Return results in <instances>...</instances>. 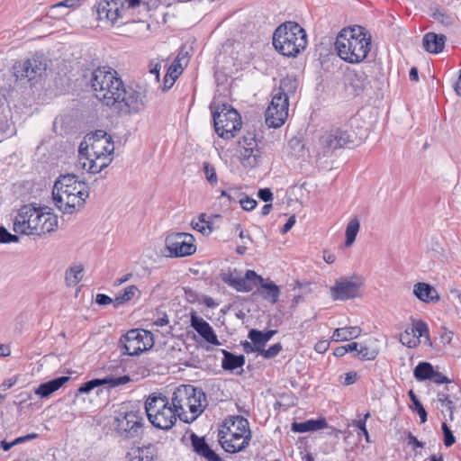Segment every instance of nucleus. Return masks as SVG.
I'll return each instance as SVG.
<instances>
[{"label":"nucleus","instance_id":"nucleus-48","mask_svg":"<svg viewBox=\"0 0 461 461\" xmlns=\"http://www.w3.org/2000/svg\"><path fill=\"white\" fill-rule=\"evenodd\" d=\"M410 330L412 331L413 335H415V338H417L419 340L421 337L428 335V326L421 321H415Z\"/></svg>","mask_w":461,"mask_h":461},{"label":"nucleus","instance_id":"nucleus-61","mask_svg":"<svg viewBox=\"0 0 461 461\" xmlns=\"http://www.w3.org/2000/svg\"><path fill=\"white\" fill-rule=\"evenodd\" d=\"M95 303L99 305H107L113 303V300L106 294H97L95 297Z\"/></svg>","mask_w":461,"mask_h":461},{"label":"nucleus","instance_id":"nucleus-27","mask_svg":"<svg viewBox=\"0 0 461 461\" xmlns=\"http://www.w3.org/2000/svg\"><path fill=\"white\" fill-rule=\"evenodd\" d=\"M155 447L151 444L132 447L127 454L128 461H153Z\"/></svg>","mask_w":461,"mask_h":461},{"label":"nucleus","instance_id":"nucleus-10","mask_svg":"<svg viewBox=\"0 0 461 461\" xmlns=\"http://www.w3.org/2000/svg\"><path fill=\"white\" fill-rule=\"evenodd\" d=\"M154 345L153 334L145 330H131L119 340L122 355L138 356Z\"/></svg>","mask_w":461,"mask_h":461},{"label":"nucleus","instance_id":"nucleus-45","mask_svg":"<svg viewBox=\"0 0 461 461\" xmlns=\"http://www.w3.org/2000/svg\"><path fill=\"white\" fill-rule=\"evenodd\" d=\"M377 354L376 350L359 345L356 356L362 360H373L376 357Z\"/></svg>","mask_w":461,"mask_h":461},{"label":"nucleus","instance_id":"nucleus-7","mask_svg":"<svg viewBox=\"0 0 461 461\" xmlns=\"http://www.w3.org/2000/svg\"><path fill=\"white\" fill-rule=\"evenodd\" d=\"M212 118L216 133L227 140L232 139L242 125L240 113L227 104L220 105L212 113Z\"/></svg>","mask_w":461,"mask_h":461},{"label":"nucleus","instance_id":"nucleus-34","mask_svg":"<svg viewBox=\"0 0 461 461\" xmlns=\"http://www.w3.org/2000/svg\"><path fill=\"white\" fill-rule=\"evenodd\" d=\"M361 334L359 327L338 328L333 331L332 339L334 341H345L357 338Z\"/></svg>","mask_w":461,"mask_h":461},{"label":"nucleus","instance_id":"nucleus-14","mask_svg":"<svg viewBox=\"0 0 461 461\" xmlns=\"http://www.w3.org/2000/svg\"><path fill=\"white\" fill-rule=\"evenodd\" d=\"M221 280L238 292L248 293L257 286V281H261L262 276L254 270H247L245 276L239 275L236 269H228L221 274Z\"/></svg>","mask_w":461,"mask_h":461},{"label":"nucleus","instance_id":"nucleus-12","mask_svg":"<svg viewBox=\"0 0 461 461\" xmlns=\"http://www.w3.org/2000/svg\"><path fill=\"white\" fill-rule=\"evenodd\" d=\"M353 143L352 135L343 128H332L325 131L320 136L319 149L321 150L322 155L334 151L337 149H341L348 144Z\"/></svg>","mask_w":461,"mask_h":461},{"label":"nucleus","instance_id":"nucleus-47","mask_svg":"<svg viewBox=\"0 0 461 461\" xmlns=\"http://www.w3.org/2000/svg\"><path fill=\"white\" fill-rule=\"evenodd\" d=\"M429 380L433 381L436 384H444V383L448 384L446 386L447 391H450V390L454 389L455 387H456V384H451V382L446 375H442L441 373H439L438 371H435L434 369L432 371V375H431Z\"/></svg>","mask_w":461,"mask_h":461},{"label":"nucleus","instance_id":"nucleus-24","mask_svg":"<svg viewBox=\"0 0 461 461\" xmlns=\"http://www.w3.org/2000/svg\"><path fill=\"white\" fill-rule=\"evenodd\" d=\"M446 41L447 37L444 34L428 32L423 36L422 43L428 52L438 54L443 50Z\"/></svg>","mask_w":461,"mask_h":461},{"label":"nucleus","instance_id":"nucleus-30","mask_svg":"<svg viewBox=\"0 0 461 461\" xmlns=\"http://www.w3.org/2000/svg\"><path fill=\"white\" fill-rule=\"evenodd\" d=\"M276 330H269L266 332L252 329L249 331L248 338L258 347V353L259 354L265 348L266 344L276 333Z\"/></svg>","mask_w":461,"mask_h":461},{"label":"nucleus","instance_id":"nucleus-50","mask_svg":"<svg viewBox=\"0 0 461 461\" xmlns=\"http://www.w3.org/2000/svg\"><path fill=\"white\" fill-rule=\"evenodd\" d=\"M241 148L251 147L258 148L256 135L254 132H248L239 141Z\"/></svg>","mask_w":461,"mask_h":461},{"label":"nucleus","instance_id":"nucleus-59","mask_svg":"<svg viewBox=\"0 0 461 461\" xmlns=\"http://www.w3.org/2000/svg\"><path fill=\"white\" fill-rule=\"evenodd\" d=\"M75 4H76L75 0H64L56 5H53L50 7V11L52 13H54L55 11L59 10V9H65V8L72 7L75 5Z\"/></svg>","mask_w":461,"mask_h":461},{"label":"nucleus","instance_id":"nucleus-17","mask_svg":"<svg viewBox=\"0 0 461 461\" xmlns=\"http://www.w3.org/2000/svg\"><path fill=\"white\" fill-rule=\"evenodd\" d=\"M207 406L206 394L201 388L194 386V392H190L188 412L178 414V418L185 422L191 423L194 421L205 410Z\"/></svg>","mask_w":461,"mask_h":461},{"label":"nucleus","instance_id":"nucleus-25","mask_svg":"<svg viewBox=\"0 0 461 461\" xmlns=\"http://www.w3.org/2000/svg\"><path fill=\"white\" fill-rule=\"evenodd\" d=\"M39 230V235L50 233L55 230L58 225V218L50 211L39 210V217L37 219Z\"/></svg>","mask_w":461,"mask_h":461},{"label":"nucleus","instance_id":"nucleus-22","mask_svg":"<svg viewBox=\"0 0 461 461\" xmlns=\"http://www.w3.org/2000/svg\"><path fill=\"white\" fill-rule=\"evenodd\" d=\"M112 155H100L98 157H80V166L89 173H100L103 169L107 167L112 162Z\"/></svg>","mask_w":461,"mask_h":461},{"label":"nucleus","instance_id":"nucleus-63","mask_svg":"<svg viewBox=\"0 0 461 461\" xmlns=\"http://www.w3.org/2000/svg\"><path fill=\"white\" fill-rule=\"evenodd\" d=\"M207 461H222V459L210 447L203 456Z\"/></svg>","mask_w":461,"mask_h":461},{"label":"nucleus","instance_id":"nucleus-56","mask_svg":"<svg viewBox=\"0 0 461 461\" xmlns=\"http://www.w3.org/2000/svg\"><path fill=\"white\" fill-rule=\"evenodd\" d=\"M352 425L360 430L358 432V436L362 434L365 436L366 441L367 443L371 442L369 433L366 428L365 420H353Z\"/></svg>","mask_w":461,"mask_h":461},{"label":"nucleus","instance_id":"nucleus-52","mask_svg":"<svg viewBox=\"0 0 461 461\" xmlns=\"http://www.w3.org/2000/svg\"><path fill=\"white\" fill-rule=\"evenodd\" d=\"M102 381L100 378L92 379L90 381L86 382L78 388V393H88L95 387L101 386Z\"/></svg>","mask_w":461,"mask_h":461},{"label":"nucleus","instance_id":"nucleus-60","mask_svg":"<svg viewBox=\"0 0 461 461\" xmlns=\"http://www.w3.org/2000/svg\"><path fill=\"white\" fill-rule=\"evenodd\" d=\"M258 196L264 202H270L273 200V194L269 188L259 189Z\"/></svg>","mask_w":461,"mask_h":461},{"label":"nucleus","instance_id":"nucleus-20","mask_svg":"<svg viewBox=\"0 0 461 461\" xmlns=\"http://www.w3.org/2000/svg\"><path fill=\"white\" fill-rule=\"evenodd\" d=\"M190 392H194V386L191 384H182L175 389L171 402L177 415L189 411Z\"/></svg>","mask_w":461,"mask_h":461},{"label":"nucleus","instance_id":"nucleus-31","mask_svg":"<svg viewBox=\"0 0 461 461\" xmlns=\"http://www.w3.org/2000/svg\"><path fill=\"white\" fill-rule=\"evenodd\" d=\"M328 423L324 418L317 420H308L303 422H294L292 424V430L294 432L303 433L308 431H315L324 429Z\"/></svg>","mask_w":461,"mask_h":461},{"label":"nucleus","instance_id":"nucleus-8","mask_svg":"<svg viewBox=\"0 0 461 461\" xmlns=\"http://www.w3.org/2000/svg\"><path fill=\"white\" fill-rule=\"evenodd\" d=\"M141 0H101L96 9L98 20L112 25L126 23L124 16L128 10L139 6Z\"/></svg>","mask_w":461,"mask_h":461},{"label":"nucleus","instance_id":"nucleus-32","mask_svg":"<svg viewBox=\"0 0 461 461\" xmlns=\"http://www.w3.org/2000/svg\"><path fill=\"white\" fill-rule=\"evenodd\" d=\"M348 85L358 95L369 85L368 76L362 70L348 74Z\"/></svg>","mask_w":461,"mask_h":461},{"label":"nucleus","instance_id":"nucleus-54","mask_svg":"<svg viewBox=\"0 0 461 461\" xmlns=\"http://www.w3.org/2000/svg\"><path fill=\"white\" fill-rule=\"evenodd\" d=\"M182 58L180 57V54L177 55L176 59L174 60V62L172 63V65L170 66V68H168L166 76L169 77H174L175 81L176 80V78L178 77V76L180 75L181 71H178V68L177 67H181V64H180V61H181Z\"/></svg>","mask_w":461,"mask_h":461},{"label":"nucleus","instance_id":"nucleus-28","mask_svg":"<svg viewBox=\"0 0 461 461\" xmlns=\"http://www.w3.org/2000/svg\"><path fill=\"white\" fill-rule=\"evenodd\" d=\"M298 87V82L295 78L286 77L280 81L279 87L274 90L273 96H280L288 103L289 96L294 95Z\"/></svg>","mask_w":461,"mask_h":461},{"label":"nucleus","instance_id":"nucleus-5","mask_svg":"<svg viewBox=\"0 0 461 461\" xmlns=\"http://www.w3.org/2000/svg\"><path fill=\"white\" fill-rule=\"evenodd\" d=\"M305 31L295 22L279 25L273 34V45L282 55L296 57L307 46Z\"/></svg>","mask_w":461,"mask_h":461},{"label":"nucleus","instance_id":"nucleus-58","mask_svg":"<svg viewBox=\"0 0 461 461\" xmlns=\"http://www.w3.org/2000/svg\"><path fill=\"white\" fill-rule=\"evenodd\" d=\"M240 203L245 211H252L257 206V201L248 196L241 198Z\"/></svg>","mask_w":461,"mask_h":461},{"label":"nucleus","instance_id":"nucleus-2","mask_svg":"<svg viewBox=\"0 0 461 461\" xmlns=\"http://www.w3.org/2000/svg\"><path fill=\"white\" fill-rule=\"evenodd\" d=\"M89 196L88 186L78 181L74 174L61 175L55 181L52 199L55 206L63 213L72 214L84 207Z\"/></svg>","mask_w":461,"mask_h":461},{"label":"nucleus","instance_id":"nucleus-15","mask_svg":"<svg viewBox=\"0 0 461 461\" xmlns=\"http://www.w3.org/2000/svg\"><path fill=\"white\" fill-rule=\"evenodd\" d=\"M192 234L185 232L172 233L166 238V248L171 256L179 258L194 254L196 247Z\"/></svg>","mask_w":461,"mask_h":461},{"label":"nucleus","instance_id":"nucleus-40","mask_svg":"<svg viewBox=\"0 0 461 461\" xmlns=\"http://www.w3.org/2000/svg\"><path fill=\"white\" fill-rule=\"evenodd\" d=\"M101 381L102 385L107 384L109 388H115L131 382V379L129 375L115 376L113 375H109L101 378Z\"/></svg>","mask_w":461,"mask_h":461},{"label":"nucleus","instance_id":"nucleus-38","mask_svg":"<svg viewBox=\"0 0 461 461\" xmlns=\"http://www.w3.org/2000/svg\"><path fill=\"white\" fill-rule=\"evenodd\" d=\"M433 366L429 362H420L419 363L416 367L414 368L413 375L414 377L419 381H424V380H429Z\"/></svg>","mask_w":461,"mask_h":461},{"label":"nucleus","instance_id":"nucleus-13","mask_svg":"<svg viewBox=\"0 0 461 461\" xmlns=\"http://www.w3.org/2000/svg\"><path fill=\"white\" fill-rule=\"evenodd\" d=\"M115 429L124 438H133L141 433L143 418L137 411L120 413L115 418Z\"/></svg>","mask_w":461,"mask_h":461},{"label":"nucleus","instance_id":"nucleus-51","mask_svg":"<svg viewBox=\"0 0 461 461\" xmlns=\"http://www.w3.org/2000/svg\"><path fill=\"white\" fill-rule=\"evenodd\" d=\"M441 429L444 435V445L447 447H451L456 442L455 436L453 435L451 429L447 425V423L443 422L441 425Z\"/></svg>","mask_w":461,"mask_h":461},{"label":"nucleus","instance_id":"nucleus-18","mask_svg":"<svg viewBox=\"0 0 461 461\" xmlns=\"http://www.w3.org/2000/svg\"><path fill=\"white\" fill-rule=\"evenodd\" d=\"M362 282L349 279L337 281L330 288V295L333 300L346 301L359 295Z\"/></svg>","mask_w":461,"mask_h":461},{"label":"nucleus","instance_id":"nucleus-46","mask_svg":"<svg viewBox=\"0 0 461 461\" xmlns=\"http://www.w3.org/2000/svg\"><path fill=\"white\" fill-rule=\"evenodd\" d=\"M432 10H433L432 17L436 21H438L445 25H450L453 23V18L450 15H448L447 14H446L443 10H441L438 7H436Z\"/></svg>","mask_w":461,"mask_h":461},{"label":"nucleus","instance_id":"nucleus-43","mask_svg":"<svg viewBox=\"0 0 461 461\" xmlns=\"http://www.w3.org/2000/svg\"><path fill=\"white\" fill-rule=\"evenodd\" d=\"M205 217L206 215L202 213L198 218V221L194 223L193 222V228L204 235L210 234L212 231V225L208 221H206Z\"/></svg>","mask_w":461,"mask_h":461},{"label":"nucleus","instance_id":"nucleus-37","mask_svg":"<svg viewBox=\"0 0 461 461\" xmlns=\"http://www.w3.org/2000/svg\"><path fill=\"white\" fill-rule=\"evenodd\" d=\"M83 270L82 266H74L69 267L66 271L65 276L67 285L75 286L77 285L83 278Z\"/></svg>","mask_w":461,"mask_h":461},{"label":"nucleus","instance_id":"nucleus-42","mask_svg":"<svg viewBox=\"0 0 461 461\" xmlns=\"http://www.w3.org/2000/svg\"><path fill=\"white\" fill-rule=\"evenodd\" d=\"M191 442L194 452H196L201 456H203V454L210 448L204 438H200L194 433L191 435Z\"/></svg>","mask_w":461,"mask_h":461},{"label":"nucleus","instance_id":"nucleus-57","mask_svg":"<svg viewBox=\"0 0 461 461\" xmlns=\"http://www.w3.org/2000/svg\"><path fill=\"white\" fill-rule=\"evenodd\" d=\"M438 402H440L441 403H445V402L447 401V410L450 412V414H449L450 419H452L454 407H453V402L450 399V396L445 392H439L438 394Z\"/></svg>","mask_w":461,"mask_h":461},{"label":"nucleus","instance_id":"nucleus-9","mask_svg":"<svg viewBox=\"0 0 461 461\" xmlns=\"http://www.w3.org/2000/svg\"><path fill=\"white\" fill-rule=\"evenodd\" d=\"M114 145L112 138L104 131L87 134L78 148V157H98L113 155Z\"/></svg>","mask_w":461,"mask_h":461},{"label":"nucleus","instance_id":"nucleus-53","mask_svg":"<svg viewBox=\"0 0 461 461\" xmlns=\"http://www.w3.org/2000/svg\"><path fill=\"white\" fill-rule=\"evenodd\" d=\"M282 350V346L280 343H276L269 347L267 349H262L259 353L261 356H263L265 358H273L279 354V352Z\"/></svg>","mask_w":461,"mask_h":461},{"label":"nucleus","instance_id":"nucleus-11","mask_svg":"<svg viewBox=\"0 0 461 461\" xmlns=\"http://www.w3.org/2000/svg\"><path fill=\"white\" fill-rule=\"evenodd\" d=\"M39 210L32 204L22 206L14 221V231L23 235H39Z\"/></svg>","mask_w":461,"mask_h":461},{"label":"nucleus","instance_id":"nucleus-29","mask_svg":"<svg viewBox=\"0 0 461 461\" xmlns=\"http://www.w3.org/2000/svg\"><path fill=\"white\" fill-rule=\"evenodd\" d=\"M260 285L262 290L259 292L260 295L271 303H276L280 295L279 287L271 280L265 281L262 277L261 281H257V285Z\"/></svg>","mask_w":461,"mask_h":461},{"label":"nucleus","instance_id":"nucleus-21","mask_svg":"<svg viewBox=\"0 0 461 461\" xmlns=\"http://www.w3.org/2000/svg\"><path fill=\"white\" fill-rule=\"evenodd\" d=\"M191 327L194 329V330L203 337L208 343L213 345H220V342L217 339V336L210 326V324L205 321L202 317H199L195 312L191 314Z\"/></svg>","mask_w":461,"mask_h":461},{"label":"nucleus","instance_id":"nucleus-39","mask_svg":"<svg viewBox=\"0 0 461 461\" xmlns=\"http://www.w3.org/2000/svg\"><path fill=\"white\" fill-rule=\"evenodd\" d=\"M360 223L357 218L355 217L349 221L346 228L345 245L347 247H349L354 243L356 237L358 233Z\"/></svg>","mask_w":461,"mask_h":461},{"label":"nucleus","instance_id":"nucleus-3","mask_svg":"<svg viewBox=\"0 0 461 461\" xmlns=\"http://www.w3.org/2000/svg\"><path fill=\"white\" fill-rule=\"evenodd\" d=\"M335 49L346 62L360 63L371 50V35L359 25L344 28L336 38Z\"/></svg>","mask_w":461,"mask_h":461},{"label":"nucleus","instance_id":"nucleus-1","mask_svg":"<svg viewBox=\"0 0 461 461\" xmlns=\"http://www.w3.org/2000/svg\"><path fill=\"white\" fill-rule=\"evenodd\" d=\"M91 87L104 104L114 107L121 115L142 111L147 99L144 93L126 87L117 72L109 67H100L92 72Z\"/></svg>","mask_w":461,"mask_h":461},{"label":"nucleus","instance_id":"nucleus-35","mask_svg":"<svg viewBox=\"0 0 461 461\" xmlns=\"http://www.w3.org/2000/svg\"><path fill=\"white\" fill-rule=\"evenodd\" d=\"M240 158L245 166L255 167L261 158V152L258 148H242Z\"/></svg>","mask_w":461,"mask_h":461},{"label":"nucleus","instance_id":"nucleus-16","mask_svg":"<svg viewBox=\"0 0 461 461\" xmlns=\"http://www.w3.org/2000/svg\"><path fill=\"white\" fill-rule=\"evenodd\" d=\"M289 103L280 96H273L266 111V123L268 127H281L288 117Z\"/></svg>","mask_w":461,"mask_h":461},{"label":"nucleus","instance_id":"nucleus-33","mask_svg":"<svg viewBox=\"0 0 461 461\" xmlns=\"http://www.w3.org/2000/svg\"><path fill=\"white\" fill-rule=\"evenodd\" d=\"M222 355L221 367L224 370L233 371L245 364V357L243 355L236 356L226 349H222Z\"/></svg>","mask_w":461,"mask_h":461},{"label":"nucleus","instance_id":"nucleus-19","mask_svg":"<svg viewBox=\"0 0 461 461\" xmlns=\"http://www.w3.org/2000/svg\"><path fill=\"white\" fill-rule=\"evenodd\" d=\"M45 70L46 64L35 57L24 60L18 66H14V75L16 77L28 78V80H32L41 76Z\"/></svg>","mask_w":461,"mask_h":461},{"label":"nucleus","instance_id":"nucleus-55","mask_svg":"<svg viewBox=\"0 0 461 461\" xmlns=\"http://www.w3.org/2000/svg\"><path fill=\"white\" fill-rule=\"evenodd\" d=\"M19 237L10 233L5 228L0 227V243L17 242Z\"/></svg>","mask_w":461,"mask_h":461},{"label":"nucleus","instance_id":"nucleus-23","mask_svg":"<svg viewBox=\"0 0 461 461\" xmlns=\"http://www.w3.org/2000/svg\"><path fill=\"white\" fill-rule=\"evenodd\" d=\"M414 295L421 302L429 303L439 301V295L437 290L427 283H417L413 286Z\"/></svg>","mask_w":461,"mask_h":461},{"label":"nucleus","instance_id":"nucleus-4","mask_svg":"<svg viewBox=\"0 0 461 461\" xmlns=\"http://www.w3.org/2000/svg\"><path fill=\"white\" fill-rule=\"evenodd\" d=\"M218 438L226 452L233 454L244 450L251 440L249 420L239 415L226 419Z\"/></svg>","mask_w":461,"mask_h":461},{"label":"nucleus","instance_id":"nucleus-26","mask_svg":"<svg viewBox=\"0 0 461 461\" xmlns=\"http://www.w3.org/2000/svg\"><path fill=\"white\" fill-rule=\"evenodd\" d=\"M68 380V376H59L49 382L41 384L35 390V393L42 398H47L63 386Z\"/></svg>","mask_w":461,"mask_h":461},{"label":"nucleus","instance_id":"nucleus-62","mask_svg":"<svg viewBox=\"0 0 461 461\" xmlns=\"http://www.w3.org/2000/svg\"><path fill=\"white\" fill-rule=\"evenodd\" d=\"M11 123L8 122V120L5 117H0V133L6 134L8 132H11Z\"/></svg>","mask_w":461,"mask_h":461},{"label":"nucleus","instance_id":"nucleus-49","mask_svg":"<svg viewBox=\"0 0 461 461\" xmlns=\"http://www.w3.org/2000/svg\"><path fill=\"white\" fill-rule=\"evenodd\" d=\"M203 172H204L207 181L211 185H214L217 184L218 179H217L216 170H215V167L212 164H210L209 162H203Z\"/></svg>","mask_w":461,"mask_h":461},{"label":"nucleus","instance_id":"nucleus-64","mask_svg":"<svg viewBox=\"0 0 461 461\" xmlns=\"http://www.w3.org/2000/svg\"><path fill=\"white\" fill-rule=\"evenodd\" d=\"M241 346L243 348V350L247 354L258 352V348H257L258 347H256L251 340H250V342H249V341L242 342Z\"/></svg>","mask_w":461,"mask_h":461},{"label":"nucleus","instance_id":"nucleus-6","mask_svg":"<svg viewBox=\"0 0 461 461\" xmlns=\"http://www.w3.org/2000/svg\"><path fill=\"white\" fill-rule=\"evenodd\" d=\"M145 411L150 423L160 429H171L178 416L167 397L161 393H151L145 402Z\"/></svg>","mask_w":461,"mask_h":461},{"label":"nucleus","instance_id":"nucleus-41","mask_svg":"<svg viewBox=\"0 0 461 461\" xmlns=\"http://www.w3.org/2000/svg\"><path fill=\"white\" fill-rule=\"evenodd\" d=\"M409 396L413 404V411H416L420 418V422H426L428 413L412 390H410Z\"/></svg>","mask_w":461,"mask_h":461},{"label":"nucleus","instance_id":"nucleus-36","mask_svg":"<svg viewBox=\"0 0 461 461\" xmlns=\"http://www.w3.org/2000/svg\"><path fill=\"white\" fill-rule=\"evenodd\" d=\"M137 294H140V291L136 285L127 286L122 294H120L113 299L114 308H118L123 303L131 301L132 298L136 296Z\"/></svg>","mask_w":461,"mask_h":461},{"label":"nucleus","instance_id":"nucleus-44","mask_svg":"<svg viewBox=\"0 0 461 461\" xmlns=\"http://www.w3.org/2000/svg\"><path fill=\"white\" fill-rule=\"evenodd\" d=\"M400 341L402 345L411 348H415L420 343V340L415 338V335H413L410 329H407L403 333L401 334Z\"/></svg>","mask_w":461,"mask_h":461}]
</instances>
